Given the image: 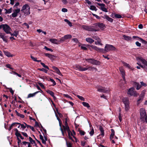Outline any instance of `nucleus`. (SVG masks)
I'll return each mask as SVG.
<instances>
[{
	"instance_id": "53",
	"label": "nucleus",
	"mask_w": 147,
	"mask_h": 147,
	"mask_svg": "<svg viewBox=\"0 0 147 147\" xmlns=\"http://www.w3.org/2000/svg\"><path fill=\"white\" fill-rule=\"evenodd\" d=\"M19 125H21V127L23 129H24L26 128V125H25L24 124H21L20 123Z\"/></svg>"
},
{
	"instance_id": "57",
	"label": "nucleus",
	"mask_w": 147,
	"mask_h": 147,
	"mask_svg": "<svg viewBox=\"0 0 147 147\" xmlns=\"http://www.w3.org/2000/svg\"><path fill=\"white\" fill-rule=\"evenodd\" d=\"M136 45L138 47H140L141 46V44L140 43H139L137 41L136 42Z\"/></svg>"
},
{
	"instance_id": "31",
	"label": "nucleus",
	"mask_w": 147,
	"mask_h": 147,
	"mask_svg": "<svg viewBox=\"0 0 147 147\" xmlns=\"http://www.w3.org/2000/svg\"><path fill=\"white\" fill-rule=\"evenodd\" d=\"M64 20L65 22H67L69 26L71 27L72 26V23L69 20L67 19H65Z\"/></svg>"
},
{
	"instance_id": "3",
	"label": "nucleus",
	"mask_w": 147,
	"mask_h": 147,
	"mask_svg": "<svg viewBox=\"0 0 147 147\" xmlns=\"http://www.w3.org/2000/svg\"><path fill=\"white\" fill-rule=\"evenodd\" d=\"M139 60L142 63L143 65H141L139 62L137 63V64L147 72V61L142 58H139Z\"/></svg>"
},
{
	"instance_id": "55",
	"label": "nucleus",
	"mask_w": 147,
	"mask_h": 147,
	"mask_svg": "<svg viewBox=\"0 0 147 147\" xmlns=\"http://www.w3.org/2000/svg\"><path fill=\"white\" fill-rule=\"evenodd\" d=\"M30 57L34 61H37V58L36 57H33V56H31Z\"/></svg>"
},
{
	"instance_id": "49",
	"label": "nucleus",
	"mask_w": 147,
	"mask_h": 147,
	"mask_svg": "<svg viewBox=\"0 0 147 147\" xmlns=\"http://www.w3.org/2000/svg\"><path fill=\"white\" fill-rule=\"evenodd\" d=\"M44 49H46L47 51H50L51 52L53 51V50L52 49L49 48H48L46 46H45L44 47Z\"/></svg>"
},
{
	"instance_id": "39",
	"label": "nucleus",
	"mask_w": 147,
	"mask_h": 147,
	"mask_svg": "<svg viewBox=\"0 0 147 147\" xmlns=\"http://www.w3.org/2000/svg\"><path fill=\"white\" fill-rule=\"evenodd\" d=\"M114 17L116 18H120L122 17L119 14H114Z\"/></svg>"
},
{
	"instance_id": "12",
	"label": "nucleus",
	"mask_w": 147,
	"mask_h": 147,
	"mask_svg": "<svg viewBox=\"0 0 147 147\" xmlns=\"http://www.w3.org/2000/svg\"><path fill=\"white\" fill-rule=\"evenodd\" d=\"M97 91L98 92H100L106 93L109 91L108 90H107L105 88L102 87H98L97 88Z\"/></svg>"
},
{
	"instance_id": "36",
	"label": "nucleus",
	"mask_w": 147,
	"mask_h": 147,
	"mask_svg": "<svg viewBox=\"0 0 147 147\" xmlns=\"http://www.w3.org/2000/svg\"><path fill=\"white\" fill-rule=\"evenodd\" d=\"M98 52H101L102 53H105V52H107L106 51L105 48V49H101L100 48H99V49Z\"/></svg>"
},
{
	"instance_id": "5",
	"label": "nucleus",
	"mask_w": 147,
	"mask_h": 147,
	"mask_svg": "<svg viewBox=\"0 0 147 147\" xmlns=\"http://www.w3.org/2000/svg\"><path fill=\"white\" fill-rule=\"evenodd\" d=\"M106 52L110 51H115L116 50V48L112 45L106 44L105 47Z\"/></svg>"
},
{
	"instance_id": "64",
	"label": "nucleus",
	"mask_w": 147,
	"mask_h": 147,
	"mask_svg": "<svg viewBox=\"0 0 147 147\" xmlns=\"http://www.w3.org/2000/svg\"><path fill=\"white\" fill-rule=\"evenodd\" d=\"M92 38L94 39L97 40L100 39L98 36H93L92 37Z\"/></svg>"
},
{
	"instance_id": "4",
	"label": "nucleus",
	"mask_w": 147,
	"mask_h": 147,
	"mask_svg": "<svg viewBox=\"0 0 147 147\" xmlns=\"http://www.w3.org/2000/svg\"><path fill=\"white\" fill-rule=\"evenodd\" d=\"M30 7L28 4H25L22 7L21 11L24 13L26 16L29 15L30 13Z\"/></svg>"
},
{
	"instance_id": "38",
	"label": "nucleus",
	"mask_w": 147,
	"mask_h": 147,
	"mask_svg": "<svg viewBox=\"0 0 147 147\" xmlns=\"http://www.w3.org/2000/svg\"><path fill=\"white\" fill-rule=\"evenodd\" d=\"M63 127L65 131H68L70 130L69 127L68 125H66V126L63 125Z\"/></svg>"
},
{
	"instance_id": "2",
	"label": "nucleus",
	"mask_w": 147,
	"mask_h": 147,
	"mask_svg": "<svg viewBox=\"0 0 147 147\" xmlns=\"http://www.w3.org/2000/svg\"><path fill=\"white\" fill-rule=\"evenodd\" d=\"M81 27L84 30L89 31L96 32L99 30L98 28L93 26L83 25Z\"/></svg>"
},
{
	"instance_id": "27",
	"label": "nucleus",
	"mask_w": 147,
	"mask_h": 147,
	"mask_svg": "<svg viewBox=\"0 0 147 147\" xmlns=\"http://www.w3.org/2000/svg\"><path fill=\"white\" fill-rule=\"evenodd\" d=\"M96 25L98 26L100 28H103L104 26V24L103 23H98L96 24Z\"/></svg>"
},
{
	"instance_id": "37",
	"label": "nucleus",
	"mask_w": 147,
	"mask_h": 147,
	"mask_svg": "<svg viewBox=\"0 0 147 147\" xmlns=\"http://www.w3.org/2000/svg\"><path fill=\"white\" fill-rule=\"evenodd\" d=\"M100 63L99 61L94 59L93 64L96 65H100Z\"/></svg>"
},
{
	"instance_id": "15",
	"label": "nucleus",
	"mask_w": 147,
	"mask_h": 147,
	"mask_svg": "<svg viewBox=\"0 0 147 147\" xmlns=\"http://www.w3.org/2000/svg\"><path fill=\"white\" fill-rule=\"evenodd\" d=\"M102 18L104 19H106L108 21L111 22H113V19L109 17L107 15H105L104 16L102 17Z\"/></svg>"
},
{
	"instance_id": "11",
	"label": "nucleus",
	"mask_w": 147,
	"mask_h": 147,
	"mask_svg": "<svg viewBox=\"0 0 147 147\" xmlns=\"http://www.w3.org/2000/svg\"><path fill=\"white\" fill-rule=\"evenodd\" d=\"M133 38L134 39H136V40L140 41L143 43H144L146 45L147 44V42L146 41L137 36H133Z\"/></svg>"
},
{
	"instance_id": "58",
	"label": "nucleus",
	"mask_w": 147,
	"mask_h": 147,
	"mask_svg": "<svg viewBox=\"0 0 147 147\" xmlns=\"http://www.w3.org/2000/svg\"><path fill=\"white\" fill-rule=\"evenodd\" d=\"M64 96L67 97V98H69L71 99H72V98L70 96H69L68 95V94H64Z\"/></svg>"
},
{
	"instance_id": "48",
	"label": "nucleus",
	"mask_w": 147,
	"mask_h": 147,
	"mask_svg": "<svg viewBox=\"0 0 147 147\" xmlns=\"http://www.w3.org/2000/svg\"><path fill=\"white\" fill-rule=\"evenodd\" d=\"M98 5L101 7L100 8L104 7L105 5L103 3H97Z\"/></svg>"
},
{
	"instance_id": "17",
	"label": "nucleus",
	"mask_w": 147,
	"mask_h": 147,
	"mask_svg": "<svg viewBox=\"0 0 147 147\" xmlns=\"http://www.w3.org/2000/svg\"><path fill=\"white\" fill-rule=\"evenodd\" d=\"M134 86H136V89L137 90H139L141 87V86L140 84L136 82H134Z\"/></svg>"
},
{
	"instance_id": "60",
	"label": "nucleus",
	"mask_w": 147,
	"mask_h": 147,
	"mask_svg": "<svg viewBox=\"0 0 147 147\" xmlns=\"http://www.w3.org/2000/svg\"><path fill=\"white\" fill-rule=\"evenodd\" d=\"M62 11L64 12H67V9L65 8H63L62 9Z\"/></svg>"
},
{
	"instance_id": "34",
	"label": "nucleus",
	"mask_w": 147,
	"mask_h": 147,
	"mask_svg": "<svg viewBox=\"0 0 147 147\" xmlns=\"http://www.w3.org/2000/svg\"><path fill=\"white\" fill-rule=\"evenodd\" d=\"M122 63L123 64V65L126 67H127L128 68H130L131 67L129 64L126 63L124 62H123Z\"/></svg>"
},
{
	"instance_id": "61",
	"label": "nucleus",
	"mask_w": 147,
	"mask_h": 147,
	"mask_svg": "<svg viewBox=\"0 0 147 147\" xmlns=\"http://www.w3.org/2000/svg\"><path fill=\"white\" fill-rule=\"evenodd\" d=\"M63 3L64 4H66L68 3L67 0H61Z\"/></svg>"
},
{
	"instance_id": "9",
	"label": "nucleus",
	"mask_w": 147,
	"mask_h": 147,
	"mask_svg": "<svg viewBox=\"0 0 147 147\" xmlns=\"http://www.w3.org/2000/svg\"><path fill=\"white\" fill-rule=\"evenodd\" d=\"M8 36H6L5 34L0 32V38H1L4 42H7V41Z\"/></svg>"
},
{
	"instance_id": "54",
	"label": "nucleus",
	"mask_w": 147,
	"mask_h": 147,
	"mask_svg": "<svg viewBox=\"0 0 147 147\" xmlns=\"http://www.w3.org/2000/svg\"><path fill=\"white\" fill-rule=\"evenodd\" d=\"M29 139L30 141L32 144L33 143H34L35 142V141L32 140V138L30 137H29Z\"/></svg>"
},
{
	"instance_id": "45",
	"label": "nucleus",
	"mask_w": 147,
	"mask_h": 147,
	"mask_svg": "<svg viewBox=\"0 0 147 147\" xmlns=\"http://www.w3.org/2000/svg\"><path fill=\"white\" fill-rule=\"evenodd\" d=\"M40 64L43 67L48 69H49V68L47 66L45 65L44 63L41 62Z\"/></svg>"
},
{
	"instance_id": "19",
	"label": "nucleus",
	"mask_w": 147,
	"mask_h": 147,
	"mask_svg": "<svg viewBox=\"0 0 147 147\" xmlns=\"http://www.w3.org/2000/svg\"><path fill=\"white\" fill-rule=\"evenodd\" d=\"M86 41L90 44L93 43L94 42V40L90 38H86Z\"/></svg>"
},
{
	"instance_id": "56",
	"label": "nucleus",
	"mask_w": 147,
	"mask_h": 147,
	"mask_svg": "<svg viewBox=\"0 0 147 147\" xmlns=\"http://www.w3.org/2000/svg\"><path fill=\"white\" fill-rule=\"evenodd\" d=\"M67 147H72V144L70 142H67Z\"/></svg>"
},
{
	"instance_id": "26",
	"label": "nucleus",
	"mask_w": 147,
	"mask_h": 147,
	"mask_svg": "<svg viewBox=\"0 0 147 147\" xmlns=\"http://www.w3.org/2000/svg\"><path fill=\"white\" fill-rule=\"evenodd\" d=\"M123 38L125 40L127 41L130 40H131V38L129 36H128L126 35H124L123 36Z\"/></svg>"
},
{
	"instance_id": "35",
	"label": "nucleus",
	"mask_w": 147,
	"mask_h": 147,
	"mask_svg": "<svg viewBox=\"0 0 147 147\" xmlns=\"http://www.w3.org/2000/svg\"><path fill=\"white\" fill-rule=\"evenodd\" d=\"M90 9L92 10H94L96 11L97 9L96 7L94 5H90Z\"/></svg>"
},
{
	"instance_id": "44",
	"label": "nucleus",
	"mask_w": 147,
	"mask_h": 147,
	"mask_svg": "<svg viewBox=\"0 0 147 147\" xmlns=\"http://www.w3.org/2000/svg\"><path fill=\"white\" fill-rule=\"evenodd\" d=\"M125 110L126 111L128 110L129 108V104H125Z\"/></svg>"
},
{
	"instance_id": "59",
	"label": "nucleus",
	"mask_w": 147,
	"mask_h": 147,
	"mask_svg": "<svg viewBox=\"0 0 147 147\" xmlns=\"http://www.w3.org/2000/svg\"><path fill=\"white\" fill-rule=\"evenodd\" d=\"M15 123H12L11 125L10 126V127H9V131H10V130L12 127L14 126V125L15 124Z\"/></svg>"
},
{
	"instance_id": "32",
	"label": "nucleus",
	"mask_w": 147,
	"mask_h": 147,
	"mask_svg": "<svg viewBox=\"0 0 147 147\" xmlns=\"http://www.w3.org/2000/svg\"><path fill=\"white\" fill-rule=\"evenodd\" d=\"M46 92L47 93L50 94L52 97L54 95V94L53 92L49 90H46Z\"/></svg>"
},
{
	"instance_id": "43",
	"label": "nucleus",
	"mask_w": 147,
	"mask_h": 147,
	"mask_svg": "<svg viewBox=\"0 0 147 147\" xmlns=\"http://www.w3.org/2000/svg\"><path fill=\"white\" fill-rule=\"evenodd\" d=\"M77 97L81 100L82 101H84L85 99L84 98H83L82 96H80L78 95H77Z\"/></svg>"
},
{
	"instance_id": "28",
	"label": "nucleus",
	"mask_w": 147,
	"mask_h": 147,
	"mask_svg": "<svg viewBox=\"0 0 147 147\" xmlns=\"http://www.w3.org/2000/svg\"><path fill=\"white\" fill-rule=\"evenodd\" d=\"M85 60L89 63L93 64L94 59H86Z\"/></svg>"
},
{
	"instance_id": "20",
	"label": "nucleus",
	"mask_w": 147,
	"mask_h": 147,
	"mask_svg": "<svg viewBox=\"0 0 147 147\" xmlns=\"http://www.w3.org/2000/svg\"><path fill=\"white\" fill-rule=\"evenodd\" d=\"M45 55L46 56L48 57L51 60L53 59V57H54V56L48 53H45Z\"/></svg>"
},
{
	"instance_id": "16",
	"label": "nucleus",
	"mask_w": 147,
	"mask_h": 147,
	"mask_svg": "<svg viewBox=\"0 0 147 147\" xmlns=\"http://www.w3.org/2000/svg\"><path fill=\"white\" fill-rule=\"evenodd\" d=\"M49 40L53 43L57 45L58 44V40L56 39L51 38L49 39Z\"/></svg>"
},
{
	"instance_id": "18",
	"label": "nucleus",
	"mask_w": 147,
	"mask_h": 147,
	"mask_svg": "<svg viewBox=\"0 0 147 147\" xmlns=\"http://www.w3.org/2000/svg\"><path fill=\"white\" fill-rule=\"evenodd\" d=\"M123 101L124 105L129 104L128 99L127 98H124L122 99Z\"/></svg>"
},
{
	"instance_id": "41",
	"label": "nucleus",
	"mask_w": 147,
	"mask_h": 147,
	"mask_svg": "<svg viewBox=\"0 0 147 147\" xmlns=\"http://www.w3.org/2000/svg\"><path fill=\"white\" fill-rule=\"evenodd\" d=\"M16 114L18 116L20 117L21 118H23L24 117V116L23 115L20 114L18 112H17Z\"/></svg>"
},
{
	"instance_id": "7",
	"label": "nucleus",
	"mask_w": 147,
	"mask_h": 147,
	"mask_svg": "<svg viewBox=\"0 0 147 147\" xmlns=\"http://www.w3.org/2000/svg\"><path fill=\"white\" fill-rule=\"evenodd\" d=\"M140 119L142 121L144 120V117L146 115V112L144 108H141L140 109Z\"/></svg>"
},
{
	"instance_id": "63",
	"label": "nucleus",
	"mask_w": 147,
	"mask_h": 147,
	"mask_svg": "<svg viewBox=\"0 0 147 147\" xmlns=\"http://www.w3.org/2000/svg\"><path fill=\"white\" fill-rule=\"evenodd\" d=\"M80 133L81 135H84L85 134V132L82 131H80Z\"/></svg>"
},
{
	"instance_id": "14",
	"label": "nucleus",
	"mask_w": 147,
	"mask_h": 147,
	"mask_svg": "<svg viewBox=\"0 0 147 147\" xmlns=\"http://www.w3.org/2000/svg\"><path fill=\"white\" fill-rule=\"evenodd\" d=\"M53 69L55 71V72L59 75H61V74L59 69L56 67L53 66L52 67Z\"/></svg>"
},
{
	"instance_id": "52",
	"label": "nucleus",
	"mask_w": 147,
	"mask_h": 147,
	"mask_svg": "<svg viewBox=\"0 0 147 147\" xmlns=\"http://www.w3.org/2000/svg\"><path fill=\"white\" fill-rule=\"evenodd\" d=\"M111 136H114L115 135V131L113 129H111Z\"/></svg>"
},
{
	"instance_id": "22",
	"label": "nucleus",
	"mask_w": 147,
	"mask_h": 147,
	"mask_svg": "<svg viewBox=\"0 0 147 147\" xmlns=\"http://www.w3.org/2000/svg\"><path fill=\"white\" fill-rule=\"evenodd\" d=\"M143 98L144 97H143V96H140L139 97V98L137 101V104L138 105L142 101L143 99Z\"/></svg>"
},
{
	"instance_id": "33",
	"label": "nucleus",
	"mask_w": 147,
	"mask_h": 147,
	"mask_svg": "<svg viewBox=\"0 0 147 147\" xmlns=\"http://www.w3.org/2000/svg\"><path fill=\"white\" fill-rule=\"evenodd\" d=\"M40 138L42 140V143L44 144H46V142H45V140L43 139V136L41 135H40Z\"/></svg>"
},
{
	"instance_id": "51",
	"label": "nucleus",
	"mask_w": 147,
	"mask_h": 147,
	"mask_svg": "<svg viewBox=\"0 0 147 147\" xmlns=\"http://www.w3.org/2000/svg\"><path fill=\"white\" fill-rule=\"evenodd\" d=\"M94 132L93 129H92L90 132L89 134L91 136H92L94 134Z\"/></svg>"
},
{
	"instance_id": "30",
	"label": "nucleus",
	"mask_w": 147,
	"mask_h": 147,
	"mask_svg": "<svg viewBox=\"0 0 147 147\" xmlns=\"http://www.w3.org/2000/svg\"><path fill=\"white\" fill-rule=\"evenodd\" d=\"M11 8H10V9H5L4 10L5 11V13H11L12 12V9Z\"/></svg>"
},
{
	"instance_id": "62",
	"label": "nucleus",
	"mask_w": 147,
	"mask_h": 147,
	"mask_svg": "<svg viewBox=\"0 0 147 147\" xmlns=\"http://www.w3.org/2000/svg\"><path fill=\"white\" fill-rule=\"evenodd\" d=\"M9 89L10 92L12 94H13L14 93V91L11 88H9Z\"/></svg>"
},
{
	"instance_id": "1",
	"label": "nucleus",
	"mask_w": 147,
	"mask_h": 147,
	"mask_svg": "<svg viewBox=\"0 0 147 147\" xmlns=\"http://www.w3.org/2000/svg\"><path fill=\"white\" fill-rule=\"evenodd\" d=\"M76 69L81 71H86L87 70H88L90 71L94 70L96 71L97 70L96 68L93 67L87 66L85 67H84L82 66L78 65H76Z\"/></svg>"
},
{
	"instance_id": "23",
	"label": "nucleus",
	"mask_w": 147,
	"mask_h": 147,
	"mask_svg": "<svg viewBox=\"0 0 147 147\" xmlns=\"http://www.w3.org/2000/svg\"><path fill=\"white\" fill-rule=\"evenodd\" d=\"M82 104L84 105V106L87 107L88 109H89L90 108V106L89 104L88 103L86 102H82Z\"/></svg>"
},
{
	"instance_id": "8",
	"label": "nucleus",
	"mask_w": 147,
	"mask_h": 147,
	"mask_svg": "<svg viewBox=\"0 0 147 147\" xmlns=\"http://www.w3.org/2000/svg\"><path fill=\"white\" fill-rule=\"evenodd\" d=\"M71 37L72 36L70 34L65 35L63 37L60 38L58 41L60 42H62L66 40L71 38Z\"/></svg>"
},
{
	"instance_id": "40",
	"label": "nucleus",
	"mask_w": 147,
	"mask_h": 147,
	"mask_svg": "<svg viewBox=\"0 0 147 147\" xmlns=\"http://www.w3.org/2000/svg\"><path fill=\"white\" fill-rule=\"evenodd\" d=\"M40 71H42L44 72L45 73H47L48 72V70L45 69L44 68L38 69Z\"/></svg>"
},
{
	"instance_id": "6",
	"label": "nucleus",
	"mask_w": 147,
	"mask_h": 147,
	"mask_svg": "<svg viewBox=\"0 0 147 147\" xmlns=\"http://www.w3.org/2000/svg\"><path fill=\"white\" fill-rule=\"evenodd\" d=\"M127 94L131 96H136L138 94L136 91L134 90V88L132 87L131 88L128 90Z\"/></svg>"
},
{
	"instance_id": "29",
	"label": "nucleus",
	"mask_w": 147,
	"mask_h": 147,
	"mask_svg": "<svg viewBox=\"0 0 147 147\" xmlns=\"http://www.w3.org/2000/svg\"><path fill=\"white\" fill-rule=\"evenodd\" d=\"M101 40L100 39L97 40V41L95 42V44L96 45H102V44L101 43Z\"/></svg>"
},
{
	"instance_id": "10",
	"label": "nucleus",
	"mask_w": 147,
	"mask_h": 147,
	"mask_svg": "<svg viewBox=\"0 0 147 147\" xmlns=\"http://www.w3.org/2000/svg\"><path fill=\"white\" fill-rule=\"evenodd\" d=\"M119 69L120 72L121 74L122 75L123 79L125 83V71L124 69L122 67L119 68Z\"/></svg>"
},
{
	"instance_id": "50",
	"label": "nucleus",
	"mask_w": 147,
	"mask_h": 147,
	"mask_svg": "<svg viewBox=\"0 0 147 147\" xmlns=\"http://www.w3.org/2000/svg\"><path fill=\"white\" fill-rule=\"evenodd\" d=\"M101 9L103 11L105 12H108V10L107 9L105 8V7H104L102 8Z\"/></svg>"
},
{
	"instance_id": "42",
	"label": "nucleus",
	"mask_w": 147,
	"mask_h": 147,
	"mask_svg": "<svg viewBox=\"0 0 147 147\" xmlns=\"http://www.w3.org/2000/svg\"><path fill=\"white\" fill-rule=\"evenodd\" d=\"M19 32L18 31H14L13 33L14 36H15L16 37H17V35L19 34Z\"/></svg>"
},
{
	"instance_id": "25",
	"label": "nucleus",
	"mask_w": 147,
	"mask_h": 147,
	"mask_svg": "<svg viewBox=\"0 0 147 147\" xmlns=\"http://www.w3.org/2000/svg\"><path fill=\"white\" fill-rule=\"evenodd\" d=\"M90 47H91L92 49H94L97 52H98V50L99 49V48L97 47L96 46L93 45H90Z\"/></svg>"
},
{
	"instance_id": "47",
	"label": "nucleus",
	"mask_w": 147,
	"mask_h": 147,
	"mask_svg": "<svg viewBox=\"0 0 147 147\" xmlns=\"http://www.w3.org/2000/svg\"><path fill=\"white\" fill-rule=\"evenodd\" d=\"M141 84V87L142 86L145 87L147 86L146 84L144 83L143 82H140Z\"/></svg>"
},
{
	"instance_id": "21",
	"label": "nucleus",
	"mask_w": 147,
	"mask_h": 147,
	"mask_svg": "<svg viewBox=\"0 0 147 147\" xmlns=\"http://www.w3.org/2000/svg\"><path fill=\"white\" fill-rule=\"evenodd\" d=\"M4 53L5 54L7 57H12L13 55L11 54V53L9 52L4 51Z\"/></svg>"
},
{
	"instance_id": "24",
	"label": "nucleus",
	"mask_w": 147,
	"mask_h": 147,
	"mask_svg": "<svg viewBox=\"0 0 147 147\" xmlns=\"http://www.w3.org/2000/svg\"><path fill=\"white\" fill-rule=\"evenodd\" d=\"M15 131H16L15 135L17 137H20L21 135L20 134L18 130L16 128L15 129Z\"/></svg>"
},
{
	"instance_id": "46",
	"label": "nucleus",
	"mask_w": 147,
	"mask_h": 147,
	"mask_svg": "<svg viewBox=\"0 0 147 147\" xmlns=\"http://www.w3.org/2000/svg\"><path fill=\"white\" fill-rule=\"evenodd\" d=\"M49 81H51L52 82L53 84V86H55L56 84V83L55 81L52 79L50 78L49 79Z\"/></svg>"
},
{
	"instance_id": "13",
	"label": "nucleus",
	"mask_w": 147,
	"mask_h": 147,
	"mask_svg": "<svg viewBox=\"0 0 147 147\" xmlns=\"http://www.w3.org/2000/svg\"><path fill=\"white\" fill-rule=\"evenodd\" d=\"M20 9L19 8H18L16 9L14 11L13 13L11 16L13 18H15L17 16L18 14L19 13L20 11Z\"/></svg>"
}]
</instances>
